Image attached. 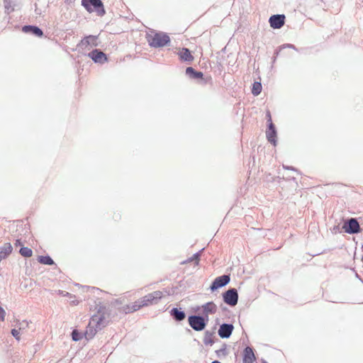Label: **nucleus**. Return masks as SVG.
I'll return each mask as SVG.
<instances>
[{"mask_svg":"<svg viewBox=\"0 0 363 363\" xmlns=\"http://www.w3.org/2000/svg\"><path fill=\"white\" fill-rule=\"evenodd\" d=\"M59 294L64 296H67L69 298H74L72 294H69L68 292H64V291H59Z\"/></svg>","mask_w":363,"mask_h":363,"instance_id":"30","label":"nucleus"},{"mask_svg":"<svg viewBox=\"0 0 363 363\" xmlns=\"http://www.w3.org/2000/svg\"><path fill=\"white\" fill-rule=\"evenodd\" d=\"M109 313L104 306H98L96 313L92 315L84 332L86 340L92 339L98 331L106 328L109 323Z\"/></svg>","mask_w":363,"mask_h":363,"instance_id":"1","label":"nucleus"},{"mask_svg":"<svg viewBox=\"0 0 363 363\" xmlns=\"http://www.w3.org/2000/svg\"><path fill=\"white\" fill-rule=\"evenodd\" d=\"M217 311V306L213 302H208L202 306V313L205 316L209 314H214Z\"/></svg>","mask_w":363,"mask_h":363,"instance_id":"16","label":"nucleus"},{"mask_svg":"<svg viewBox=\"0 0 363 363\" xmlns=\"http://www.w3.org/2000/svg\"><path fill=\"white\" fill-rule=\"evenodd\" d=\"M5 2V9L7 10L8 13H10L13 9L11 8V5L9 0H4Z\"/></svg>","mask_w":363,"mask_h":363,"instance_id":"24","label":"nucleus"},{"mask_svg":"<svg viewBox=\"0 0 363 363\" xmlns=\"http://www.w3.org/2000/svg\"><path fill=\"white\" fill-rule=\"evenodd\" d=\"M89 56L95 62L104 63L107 61L106 55L101 51L94 50L89 53Z\"/></svg>","mask_w":363,"mask_h":363,"instance_id":"11","label":"nucleus"},{"mask_svg":"<svg viewBox=\"0 0 363 363\" xmlns=\"http://www.w3.org/2000/svg\"><path fill=\"white\" fill-rule=\"evenodd\" d=\"M13 247L11 243H5L3 247L0 249V259L2 260L9 255L12 252Z\"/></svg>","mask_w":363,"mask_h":363,"instance_id":"18","label":"nucleus"},{"mask_svg":"<svg viewBox=\"0 0 363 363\" xmlns=\"http://www.w3.org/2000/svg\"><path fill=\"white\" fill-rule=\"evenodd\" d=\"M147 40L151 47L160 48L169 43V37L164 33L151 32L147 35Z\"/></svg>","mask_w":363,"mask_h":363,"instance_id":"3","label":"nucleus"},{"mask_svg":"<svg viewBox=\"0 0 363 363\" xmlns=\"http://www.w3.org/2000/svg\"><path fill=\"white\" fill-rule=\"evenodd\" d=\"M223 296L224 302L229 306H234L238 303V294L235 289L228 290Z\"/></svg>","mask_w":363,"mask_h":363,"instance_id":"6","label":"nucleus"},{"mask_svg":"<svg viewBox=\"0 0 363 363\" xmlns=\"http://www.w3.org/2000/svg\"><path fill=\"white\" fill-rule=\"evenodd\" d=\"M38 260L40 264H43L52 265L54 264L53 260L49 256H39Z\"/></svg>","mask_w":363,"mask_h":363,"instance_id":"20","label":"nucleus"},{"mask_svg":"<svg viewBox=\"0 0 363 363\" xmlns=\"http://www.w3.org/2000/svg\"><path fill=\"white\" fill-rule=\"evenodd\" d=\"M342 229L345 233L350 234L357 233L360 231L359 224L355 218H351L346 221Z\"/></svg>","mask_w":363,"mask_h":363,"instance_id":"7","label":"nucleus"},{"mask_svg":"<svg viewBox=\"0 0 363 363\" xmlns=\"http://www.w3.org/2000/svg\"><path fill=\"white\" fill-rule=\"evenodd\" d=\"M233 330V325L230 324H223L218 330V335L223 338L229 337Z\"/></svg>","mask_w":363,"mask_h":363,"instance_id":"13","label":"nucleus"},{"mask_svg":"<svg viewBox=\"0 0 363 363\" xmlns=\"http://www.w3.org/2000/svg\"><path fill=\"white\" fill-rule=\"evenodd\" d=\"M196 72V71L194 70V68H192L191 67H189L186 68V73L187 74H189L191 75V77H193L194 74Z\"/></svg>","mask_w":363,"mask_h":363,"instance_id":"28","label":"nucleus"},{"mask_svg":"<svg viewBox=\"0 0 363 363\" xmlns=\"http://www.w3.org/2000/svg\"><path fill=\"white\" fill-rule=\"evenodd\" d=\"M14 245H15V246H16V247L23 246V244H22V242H21V240H20V239H17V240H16V242H15Z\"/></svg>","mask_w":363,"mask_h":363,"instance_id":"32","label":"nucleus"},{"mask_svg":"<svg viewBox=\"0 0 363 363\" xmlns=\"http://www.w3.org/2000/svg\"><path fill=\"white\" fill-rule=\"evenodd\" d=\"M11 333L18 340H20V330L13 329Z\"/></svg>","mask_w":363,"mask_h":363,"instance_id":"25","label":"nucleus"},{"mask_svg":"<svg viewBox=\"0 0 363 363\" xmlns=\"http://www.w3.org/2000/svg\"><path fill=\"white\" fill-rule=\"evenodd\" d=\"M19 253L24 257H30L33 255L32 250L27 247H21Z\"/></svg>","mask_w":363,"mask_h":363,"instance_id":"21","label":"nucleus"},{"mask_svg":"<svg viewBox=\"0 0 363 363\" xmlns=\"http://www.w3.org/2000/svg\"><path fill=\"white\" fill-rule=\"evenodd\" d=\"M74 298H69L70 303H72L73 305H77L79 303V301L75 299V296H73Z\"/></svg>","mask_w":363,"mask_h":363,"instance_id":"31","label":"nucleus"},{"mask_svg":"<svg viewBox=\"0 0 363 363\" xmlns=\"http://www.w3.org/2000/svg\"><path fill=\"white\" fill-rule=\"evenodd\" d=\"M177 54L179 57V59L182 61L191 62L194 60L193 55L187 48H183L179 49Z\"/></svg>","mask_w":363,"mask_h":363,"instance_id":"15","label":"nucleus"},{"mask_svg":"<svg viewBox=\"0 0 363 363\" xmlns=\"http://www.w3.org/2000/svg\"><path fill=\"white\" fill-rule=\"evenodd\" d=\"M72 337L73 340L78 341L82 338V336L77 330H74L72 333Z\"/></svg>","mask_w":363,"mask_h":363,"instance_id":"23","label":"nucleus"},{"mask_svg":"<svg viewBox=\"0 0 363 363\" xmlns=\"http://www.w3.org/2000/svg\"><path fill=\"white\" fill-rule=\"evenodd\" d=\"M256 357L253 350L250 347H247L243 351L242 363H253Z\"/></svg>","mask_w":363,"mask_h":363,"instance_id":"12","label":"nucleus"},{"mask_svg":"<svg viewBox=\"0 0 363 363\" xmlns=\"http://www.w3.org/2000/svg\"><path fill=\"white\" fill-rule=\"evenodd\" d=\"M81 45L85 49H89V46L96 47L98 45L97 37L94 35L87 36L81 41Z\"/></svg>","mask_w":363,"mask_h":363,"instance_id":"14","label":"nucleus"},{"mask_svg":"<svg viewBox=\"0 0 363 363\" xmlns=\"http://www.w3.org/2000/svg\"><path fill=\"white\" fill-rule=\"evenodd\" d=\"M203 76V73L201 72H196L194 74L193 77L194 78H202Z\"/></svg>","mask_w":363,"mask_h":363,"instance_id":"29","label":"nucleus"},{"mask_svg":"<svg viewBox=\"0 0 363 363\" xmlns=\"http://www.w3.org/2000/svg\"><path fill=\"white\" fill-rule=\"evenodd\" d=\"M82 4L89 13L96 11L99 16L105 13L104 5L101 0H82Z\"/></svg>","mask_w":363,"mask_h":363,"instance_id":"4","label":"nucleus"},{"mask_svg":"<svg viewBox=\"0 0 363 363\" xmlns=\"http://www.w3.org/2000/svg\"><path fill=\"white\" fill-rule=\"evenodd\" d=\"M267 118L269 127L266 132L267 138L268 141L275 146L277 145V131L274 125L272 123V116L269 112L267 113Z\"/></svg>","mask_w":363,"mask_h":363,"instance_id":"5","label":"nucleus"},{"mask_svg":"<svg viewBox=\"0 0 363 363\" xmlns=\"http://www.w3.org/2000/svg\"><path fill=\"white\" fill-rule=\"evenodd\" d=\"M23 31L25 33H30L38 37H41L43 35V31L38 27L33 26H25L23 27Z\"/></svg>","mask_w":363,"mask_h":363,"instance_id":"17","label":"nucleus"},{"mask_svg":"<svg viewBox=\"0 0 363 363\" xmlns=\"http://www.w3.org/2000/svg\"><path fill=\"white\" fill-rule=\"evenodd\" d=\"M264 363H267V362H264Z\"/></svg>","mask_w":363,"mask_h":363,"instance_id":"34","label":"nucleus"},{"mask_svg":"<svg viewBox=\"0 0 363 363\" xmlns=\"http://www.w3.org/2000/svg\"><path fill=\"white\" fill-rule=\"evenodd\" d=\"M212 363H220V362L216 360V361H213Z\"/></svg>","mask_w":363,"mask_h":363,"instance_id":"33","label":"nucleus"},{"mask_svg":"<svg viewBox=\"0 0 363 363\" xmlns=\"http://www.w3.org/2000/svg\"><path fill=\"white\" fill-rule=\"evenodd\" d=\"M164 296L162 291H155L152 293L148 294L140 299L132 303L127 304L120 308V311L125 314L133 313L140 310L141 308L147 306L152 304H156L158 301Z\"/></svg>","mask_w":363,"mask_h":363,"instance_id":"2","label":"nucleus"},{"mask_svg":"<svg viewBox=\"0 0 363 363\" xmlns=\"http://www.w3.org/2000/svg\"><path fill=\"white\" fill-rule=\"evenodd\" d=\"M199 254L196 253L195 255H194L193 257L190 258L188 262H192L193 260H195L196 262V264H199Z\"/></svg>","mask_w":363,"mask_h":363,"instance_id":"26","label":"nucleus"},{"mask_svg":"<svg viewBox=\"0 0 363 363\" xmlns=\"http://www.w3.org/2000/svg\"><path fill=\"white\" fill-rule=\"evenodd\" d=\"M270 26L274 29L281 28L285 23L284 15H273L269 20Z\"/></svg>","mask_w":363,"mask_h":363,"instance_id":"9","label":"nucleus"},{"mask_svg":"<svg viewBox=\"0 0 363 363\" xmlns=\"http://www.w3.org/2000/svg\"><path fill=\"white\" fill-rule=\"evenodd\" d=\"M172 314L177 320H182L185 318V313L183 311H179L177 308H173L172 310Z\"/></svg>","mask_w":363,"mask_h":363,"instance_id":"19","label":"nucleus"},{"mask_svg":"<svg viewBox=\"0 0 363 363\" xmlns=\"http://www.w3.org/2000/svg\"><path fill=\"white\" fill-rule=\"evenodd\" d=\"M230 281V277L228 275H223L215 279L211 286V291H215L218 288L225 286Z\"/></svg>","mask_w":363,"mask_h":363,"instance_id":"10","label":"nucleus"},{"mask_svg":"<svg viewBox=\"0 0 363 363\" xmlns=\"http://www.w3.org/2000/svg\"><path fill=\"white\" fill-rule=\"evenodd\" d=\"M262 91V84L260 82H255L252 85V93L255 96L259 95Z\"/></svg>","mask_w":363,"mask_h":363,"instance_id":"22","label":"nucleus"},{"mask_svg":"<svg viewBox=\"0 0 363 363\" xmlns=\"http://www.w3.org/2000/svg\"><path fill=\"white\" fill-rule=\"evenodd\" d=\"M189 323L191 327L196 331H201L203 330L206 326L204 319L200 316H190L189 318Z\"/></svg>","mask_w":363,"mask_h":363,"instance_id":"8","label":"nucleus"},{"mask_svg":"<svg viewBox=\"0 0 363 363\" xmlns=\"http://www.w3.org/2000/svg\"><path fill=\"white\" fill-rule=\"evenodd\" d=\"M6 312L3 308L0 307V321H4Z\"/></svg>","mask_w":363,"mask_h":363,"instance_id":"27","label":"nucleus"}]
</instances>
